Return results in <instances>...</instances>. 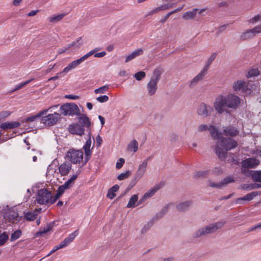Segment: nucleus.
<instances>
[{
	"label": "nucleus",
	"instance_id": "1",
	"mask_svg": "<svg viewBox=\"0 0 261 261\" xmlns=\"http://www.w3.org/2000/svg\"><path fill=\"white\" fill-rule=\"evenodd\" d=\"M217 140L215 151L219 159L221 161L227 160L230 163L237 164V161L234 158V154L229 153L227 155V151L237 147L238 143L231 138H222V135Z\"/></svg>",
	"mask_w": 261,
	"mask_h": 261
},
{
	"label": "nucleus",
	"instance_id": "2",
	"mask_svg": "<svg viewBox=\"0 0 261 261\" xmlns=\"http://www.w3.org/2000/svg\"><path fill=\"white\" fill-rule=\"evenodd\" d=\"M241 99L240 97L233 94L227 95H220L218 96L214 102V108L217 113L222 114L224 112L228 113L226 108L236 109L240 106Z\"/></svg>",
	"mask_w": 261,
	"mask_h": 261
},
{
	"label": "nucleus",
	"instance_id": "3",
	"mask_svg": "<svg viewBox=\"0 0 261 261\" xmlns=\"http://www.w3.org/2000/svg\"><path fill=\"white\" fill-rule=\"evenodd\" d=\"M224 221H219L216 223H211L201 227L196 230L193 234V237L197 238L203 236L213 233L217 230L221 228L225 224Z\"/></svg>",
	"mask_w": 261,
	"mask_h": 261
},
{
	"label": "nucleus",
	"instance_id": "4",
	"mask_svg": "<svg viewBox=\"0 0 261 261\" xmlns=\"http://www.w3.org/2000/svg\"><path fill=\"white\" fill-rule=\"evenodd\" d=\"M162 72L161 68H158L154 69L153 75L147 85L148 93L149 95H152L155 93L157 90V84L160 79Z\"/></svg>",
	"mask_w": 261,
	"mask_h": 261
},
{
	"label": "nucleus",
	"instance_id": "5",
	"mask_svg": "<svg viewBox=\"0 0 261 261\" xmlns=\"http://www.w3.org/2000/svg\"><path fill=\"white\" fill-rule=\"evenodd\" d=\"M60 112L64 116H73L80 114V110L74 103H66L60 107Z\"/></svg>",
	"mask_w": 261,
	"mask_h": 261
},
{
	"label": "nucleus",
	"instance_id": "6",
	"mask_svg": "<svg viewBox=\"0 0 261 261\" xmlns=\"http://www.w3.org/2000/svg\"><path fill=\"white\" fill-rule=\"evenodd\" d=\"M83 152L81 149L71 148L68 150L66 156L72 164H76L83 161Z\"/></svg>",
	"mask_w": 261,
	"mask_h": 261
},
{
	"label": "nucleus",
	"instance_id": "7",
	"mask_svg": "<svg viewBox=\"0 0 261 261\" xmlns=\"http://www.w3.org/2000/svg\"><path fill=\"white\" fill-rule=\"evenodd\" d=\"M233 90L234 91H242L250 94L253 92L254 89L253 86H250L249 82L247 83L245 81L243 80H238L234 82L232 85Z\"/></svg>",
	"mask_w": 261,
	"mask_h": 261
},
{
	"label": "nucleus",
	"instance_id": "8",
	"mask_svg": "<svg viewBox=\"0 0 261 261\" xmlns=\"http://www.w3.org/2000/svg\"><path fill=\"white\" fill-rule=\"evenodd\" d=\"M95 50H91L88 53L82 57L80 59L73 61L72 62L69 64L66 67L63 69V72L67 73L70 71L76 68L80 64H81L84 61L87 59L90 56L92 55L95 53Z\"/></svg>",
	"mask_w": 261,
	"mask_h": 261
},
{
	"label": "nucleus",
	"instance_id": "9",
	"mask_svg": "<svg viewBox=\"0 0 261 261\" xmlns=\"http://www.w3.org/2000/svg\"><path fill=\"white\" fill-rule=\"evenodd\" d=\"M207 129L209 130L211 136L213 139H218L220 138L221 133H220L218 131V128L213 125H210L208 126L206 124H202L197 128V130L199 132H204Z\"/></svg>",
	"mask_w": 261,
	"mask_h": 261
},
{
	"label": "nucleus",
	"instance_id": "10",
	"mask_svg": "<svg viewBox=\"0 0 261 261\" xmlns=\"http://www.w3.org/2000/svg\"><path fill=\"white\" fill-rule=\"evenodd\" d=\"M51 196V192L46 189H41L38 191L36 200L40 204H47Z\"/></svg>",
	"mask_w": 261,
	"mask_h": 261
},
{
	"label": "nucleus",
	"instance_id": "11",
	"mask_svg": "<svg viewBox=\"0 0 261 261\" xmlns=\"http://www.w3.org/2000/svg\"><path fill=\"white\" fill-rule=\"evenodd\" d=\"M60 118V114L55 112L53 114L42 116L41 119V122L47 126H51L56 124Z\"/></svg>",
	"mask_w": 261,
	"mask_h": 261
},
{
	"label": "nucleus",
	"instance_id": "12",
	"mask_svg": "<svg viewBox=\"0 0 261 261\" xmlns=\"http://www.w3.org/2000/svg\"><path fill=\"white\" fill-rule=\"evenodd\" d=\"M213 108L210 105L201 103L198 107L197 113L199 116L206 118L213 111Z\"/></svg>",
	"mask_w": 261,
	"mask_h": 261
},
{
	"label": "nucleus",
	"instance_id": "13",
	"mask_svg": "<svg viewBox=\"0 0 261 261\" xmlns=\"http://www.w3.org/2000/svg\"><path fill=\"white\" fill-rule=\"evenodd\" d=\"M151 157H148L144 159L139 165L138 170L135 174V179L138 180L143 176L146 171L148 163Z\"/></svg>",
	"mask_w": 261,
	"mask_h": 261
},
{
	"label": "nucleus",
	"instance_id": "14",
	"mask_svg": "<svg viewBox=\"0 0 261 261\" xmlns=\"http://www.w3.org/2000/svg\"><path fill=\"white\" fill-rule=\"evenodd\" d=\"M88 136H89L88 139H87L86 140V143L83 147V148L84 150L85 154L84 162L83 164V166L84 165H85L88 162V161L89 160V159H90L91 156L92 151H91V150L90 148H91L92 141H91V138L90 132H89V133H88Z\"/></svg>",
	"mask_w": 261,
	"mask_h": 261
},
{
	"label": "nucleus",
	"instance_id": "15",
	"mask_svg": "<svg viewBox=\"0 0 261 261\" xmlns=\"http://www.w3.org/2000/svg\"><path fill=\"white\" fill-rule=\"evenodd\" d=\"M261 33V25H258L255 27L251 30H248L243 33L240 38L242 40H245L254 37L256 34Z\"/></svg>",
	"mask_w": 261,
	"mask_h": 261
},
{
	"label": "nucleus",
	"instance_id": "16",
	"mask_svg": "<svg viewBox=\"0 0 261 261\" xmlns=\"http://www.w3.org/2000/svg\"><path fill=\"white\" fill-rule=\"evenodd\" d=\"M69 132L72 134L82 136L84 134L85 129L79 123H74L69 126Z\"/></svg>",
	"mask_w": 261,
	"mask_h": 261
},
{
	"label": "nucleus",
	"instance_id": "17",
	"mask_svg": "<svg viewBox=\"0 0 261 261\" xmlns=\"http://www.w3.org/2000/svg\"><path fill=\"white\" fill-rule=\"evenodd\" d=\"M259 164V161L256 158H251L247 159L242 162V167L254 168Z\"/></svg>",
	"mask_w": 261,
	"mask_h": 261
},
{
	"label": "nucleus",
	"instance_id": "18",
	"mask_svg": "<svg viewBox=\"0 0 261 261\" xmlns=\"http://www.w3.org/2000/svg\"><path fill=\"white\" fill-rule=\"evenodd\" d=\"M78 119L79 124L83 126V128L86 127L90 130L91 126V122L89 118L85 114H79Z\"/></svg>",
	"mask_w": 261,
	"mask_h": 261
},
{
	"label": "nucleus",
	"instance_id": "19",
	"mask_svg": "<svg viewBox=\"0 0 261 261\" xmlns=\"http://www.w3.org/2000/svg\"><path fill=\"white\" fill-rule=\"evenodd\" d=\"M206 74L207 73L202 69L200 72L190 82L189 87L191 88H193L199 82L204 79Z\"/></svg>",
	"mask_w": 261,
	"mask_h": 261
},
{
	"label": "nucleus",
	"instance_id": "20",
	"mask_svg": "<svg viewBox=\"0 0 261 261\" xmlns=\"http://www.w3.org/2000/svg\"><path fill=\"white\" fill-rule=\"evenodd\" d=\"M258 192H252L251 193H248L247 195H245L244 197L238 198L236 200V203L239 204H243V202L244 201H251L255 197L257 196Z\"/></svg>",
	"mask_w": 261,
	"mask_h": 261
},
{
	"label": "nucleus",
	"instance_id": "21",
	"mask_svg": "<svg viewBox=\"0 0 261 261\" xmlns=\"http://www.w3.org/2000/svg\"><path fill=\"white\" fill-rule=\"evenodd\" d=\"M223 133L226 136L234 137L239 135V130L234 126H228L223 129Z\"/></svg>",
	"mask_w": 261,
	"mask_h": 261
},
{
	"label": "nucleus",
	"instance_id": "22",
	"mask_svg": "<svg viewBox=\"0 0 261 261\" xmlns=\"http://www.w3.org/2000/svg\"><path fill=\"white\" fill-rule=\"evenodd\" d=\"M71 169V164L69 162H64L59 168V172L62 176L68 174Z\"/></svg>",
	"mask_w": 261,
	"mask_h": 261
},
{
	"label": "nucleus",
	"instance_id": "23",
	"mask_svg": "<svg viewBox=\"0 0 261 261\" xmlns=\"http://www.w3.org/2000/svg\"><path fill=\"white\" fill-rule=\"evenodd\" d=\"M78 235V230L74 231L73 232L69 234V235L62 242V244L64 247L67 246L71 242H72L75 238Z\"/></svg>",
	"mask_w": 261,
	"mask_h": 261
},
{
	"label": "nucleus",
	"instance_id": "24",
	"mask_svg": "<svg viewBox=\"0 0 261 261\" xmlns=\"http://www.w3.org/2000/svg\"><path fill=\"white\" fill-rule=\"evenodd\" d=\"M127 150L134 153L138 150V142L136 140H133L129 142L126 147Z\"/></svg>",
	"mask_w": 261,
	"mask_h": 261
},
{
	"label": "nucleus",
	"instance_id": "25",
	"mask_svg": "<svg viewBox=\"0 0 261 261\" xmlns=\"http://www.w3.org/2000/svg\"><path fill=\"white\" fill-rule=\"evenodd\" d=\"M20 123L18 122H6L1 124L0 127L4 129H12L19 127Z\"/></svg>",
	"mask_w": 261,
	"mask_h": 261
},
{
	"label": "nucleus",
	"instance_id": "26",
	"mask_svg": "<svg viewBox=\"0 0 261 261\" xmlns=\"http://www.w3.org/2000/svg\"><path fill=\"white\" fill-rule=\"evenodd\" d=\"M192 204V201L188 200L179 203L176 205V209L178 211H185L187 210Z\"/></svg>",
	"mask_w": 261,
	"mask_h": 261
},
{
	"label": "nucleus",
	"instance_id": "27",
	"mask_svg": "<svg viewBox=\"0 0 261 261\" xmlns=\"http://www.w3.org/2000/svg\"><path fill=\"white\" fill-rule=\"evenodd\" d=\"M24 217L28 221H32L35 220L37 217V212L36 211L24 212Z\"/></svg>",
	"mask_w": 261,
	"mask_h": 261
},
{
	"label": "nucleus",
	"instance_id": "28",
	"mask_svg": "<svg viewBox=\"0 0 261 261\" xmlns=\"http://www.w3.org/2000/svg\"><path fill=\"white\" fill-rule=\"evenodd\" d=\"M49 111V109H44L41 111H40L39 113L35 115L32 116L30 117H29L25 119V122H33L35 121L37 118L41 117L42 116L44 115V114H46L47 112Z\"/></svg>",
	"mask_w": 261,
	"mask_h": 261
},
{
	"label": "nucleus",
	"instance_id": "29",
	"mask_svg": "<svg viewBox=\"0 0 261 261\" xmlns=\"http://www.w3.org/2000/svg\"><path fill=\"white\" fill-rule=\"evenodd\" d=\"M55 223V222H52L47 224L45 227L40 228V230L36 233V236H41L42 234L46 233L50 231L53 228Z\"/></svg>",
	"mask_w": 261,
	"mask_h": 261
},
{
	"label": "nucleus",
	"instance_id": "30",
	"mask_svg": "<svg viewBox=\"0 0 261 261\" xmlns=\"http://www.w3.org/2000/svg\"><path fill=\"white\" fill-rule=\"evenodd\" d=\"M198 11V9L195 8L192 11H187L182 15V18L185 20L192 19L195 17Z\"/></svg>",
	"mask_w": 261,
	"mask_h": 261
},
{
	"label": "nucleus",
	"instance_id": "31",
	"mask_svg": "<svg viewBox=\"0 0 261 261\" xmlns=\"http://www.w3.org/2000/svg\"><path fill=\"white\" fill-rule=\"evenodd\" d=\"M210 174V170L197 171L194 173L193 177L195 179L204 178Z\"/></svg>",
	"mask_w": 261,
	"mask_h": 261
},
{
	"label": "nucleus",
	"instance_id": "32",
	"mask_svg": "<svg viewBox=\"0 0 261 261\" xmlns=\"http://www.w3.org/2000/svg\"><path fill=\"white\" fill-rule=\"evenodd\" d=\"M261 188L260 184H245L241 186L242 189L250 190Z\"/></svg>",
	"mask_w": 261,
	"mask_h": 261
},
{
	"label": "nucleus",
	"instance_id": "33",
	"mask_svg": "<svg viewBox=\"0 0 261 261\" xmlns=\"http://www.w3.org/2000/svg\"><path fill=\"white\" fill-rule=\"evenodd\" d=\"M142 54L143 50H135L126 57L125 62L126 63L132 60L135 58L139 56V55H142Z\"/></svg>",
	"mask_w": 261,
	"mask_h": 261
},
{
	"label": "nucleus",
	"instance_id": "34",
	"mask_svg": "<svg viewBox=\"0 0 261 261\" xmlns=\"http://www.w3.org/2000/svg\"><path fill=\"white\" fill-rule=\"evenodd\" d=\"M217 56V54L216 53H213L210 57L208 59L206 62L205 63V64L203 68H202V70H204L205 72L207 73V70L208 68H210V66L213 61L215 60Z\"/></svg>",
	"mask_w": 261,
	"mask_h": 261
},
{
	"label": "nucleus",
	"instance_id": "35",
	"mask_svg": "<svg viewBox=\"0 0 261 261\" xmlns=\"http://www.w3.org/2000/svg\"><path fill=\"white\" fill-rule=\"evenodd\" d=\"M138 199V196L137 194L132 196L127 203V207L128 208H134L137 205L136 204V203L137 202Z\"/></svg>",
	"mask_w": 261,
	"mask_h": 261
},
{
	"label": "nucleus",
	"instance_id": "36",
	"mask_svg": "<svg viewBox=\"0 0 261 261\" xmlns=\"http://www.w3.org/2000/svg\"><path fill=\"white\" fill-rule=\"evenodd\" d=\"M161 187L156 185L153 188L147 191L144 195L145 197L149 198L154 195V194L160 189Z\"/></svg>",
	"mask_w": 261,
	"mask_h": 261
},
{
	"label": "nucleus",
	"instance_id": "37",
	"mask_svg": "<svg viewBox=\"0 0 261 261\" xmlns=\"http://www.w3.org/2000/svg\"><path fill=\"white\" fill-rule=\"evenodd\" d=\"M82 45V37H79L76 41H73L72 43L68 45V48H80Z\"/></svg>",
	"mask_w": 261,
	"mask_h": 261
},
{
	"label": "nucleus",
	"instance_id": "38",
	"mask_svg": "<svg viewBox=\"0 0 261 261\" xmlns=\"http://www.w3.org/2000/svg\"><path fill=\"white\" fill-rule=\"evenodd\" d=\"M259 74V71L257 68H252L250 69L246 75L247 78L256 76Z\"/></svg>",
	"mask_w": 261,
	"mask_h": 261
},
{
	"label": "nucleus",
	"instance_id": "39",
	"mask_svg": "<svg viewBox=\"0 0 261 261\" xmlns=\"http://www.w3.org/2000/svg\"><path fill=\"white\" fill-rule=\"evenodd\" d=\"M131 175V172L129 170L126 171L125 172L120 174L117 177L119 180H122L128 178Z\"/></svg>",
	"mask_w": 261,
	"mask_h": 261
},
{
	"label": "nucleus",
	"instance_id": "40",
	"mask_svg": "<svg viewBox=\"0 0 261 261\" xmlns=\"http://www.w3.org/2000/svg\"><path fill=\"white\" fill-rule=\"evenodd\" d=\"M32 80H33V79H31V80H28L24 82H22L18 85H15L14 89L12 90L11 92H13L14 91H16L22 88V87H23L24 86H26L27 84L30 83Z\"/></svg>",
	"mask_w": 261,
	"mask_h": 261
},
{
	"label": "nucleus",
	"instance_id": "41",
	"mask_svg": "<svg viewBox=\"0 0 261 261\" xmlns=\"http://www.w3.org/2000/svg\"><path fill=\"white\" fill-rule=\"evenodd\" d=\"M234 180L232 177L228 176L225 177L222 181H220L222 188L226 186L228 184L233 182Z\"/></svg>",
	"mask_w": 261,
	"mask_h": 261
},
{
	"label": "nucleus",
	"instance_id": "42",
	"mask_svg": "<svg viewBox=\"0 0 261 261\" xmlns=\"http://www.w3.org/2000/svg\"><path fill=\"white\" fill-rule=\"evenodd\" d=\"M22 232L20 229H18L11 234L10 241H14L18 239L21 235Z\"/></svg>",
	"mask_w": 261,
	"mask_h": 261
},
{
	"label": "nucleus",
	"instance_id": "43",
	"mask_svg": "<svg viewBox=\"0 0 261 261\" xmlns=\"http://www.w3.org/2000/svg\"><path fill=\"white\" fill-rule=\"evenodd\" d=\"M65 16V14H61L58 15L50 17L49 20L51 22H56L61 20Z\"/></svg>",
	"mask_w": 261,
	"mask_h": 261
},
{
	"label": "nucleus",
	"instance_id": "44",
	"mask_svg": "<svg viewBox=\"0 0 261 261\" xmlns=\"http://www.w3.org/2000/svg\"><path fill=\"white\" fill-rule=\"evenodd\" d=\"M252 178L254 181L261 182V171H255L252 175Z\"/></svg>",
	"mask_w": 261,
	"mask_h": 261
},
{
	"label": "nucleus",
	"instance_id": "45",
	"mask_svg": "<svg viewBox=\"0 0 261 261\" xmlns=\"http://www.w3.org/2000/svg\"><path fill=\"white\" fill-rule=\"evenodd\" d=\"M8 234L6 232H4L0 235V246L3 245L8 240Z\"/></svg>",
	"mask_w": 261,
	"mask_h": 261
},
{
	"label": "nucleus",
	"instance_id": "46",
	"mask_svg": "<svg viewBox=\"0 0 261 261\" xmlns=\"http://www.w3.org/2000/svg\"><path fill=\"white\" fill-rule=\"evenodd\" d=\"M146 76V73L145 72L143 71H139L137 73H136L134 75V77L137 80V81H141L143 78H144Z\"/></svg>",
	"mask_w": 261,
	"mask_h": 261
},
{
	"label": "nucleus",
	"instance_id": "47",
	"mask_svg": "<svg viewBox=\"0 0 261 261\" xmlns=\"http://www.w3.org/2000/svg\"><path fill=\"white\" fill-rule=\"evenodd\" d=\"M63 248H64V247L63 245L62 244V243L61 242L59 245L54 246L53 249L47 254V255H46V256H50L51 254L54 253L55 252H56L58 250Z\"/></svg>",
	"mask_w": 261,
	"mask_h": 261
},
{
	"label": "nucleus",
	"instance_id": "48",
	"mask_svg": "<svg viewBox=\"0 0 261 261\" xmlns=\"http://www.w3.org/2000/svg\"><path fill=\"white\" fill-rule=\"evenodd\" d=\"M208 186L209 187L217 188V189H220L222 188V185H221L220 182L218 183H216L215 182H213L211 180H208Z\"/></svg>",
	"mask_w": 261,
	"mask_h": 261
},
{
	"label": "nucleus",
	"instance_id": "49",
	"mask_svg": "<svg viewBox=\"0 0 261 261\" xmlns=\"http://www.w3.org/2000/svg\"><path fill=\"white\" fill-rule=\"evenodd\" d=\"M125 163V160L123 158L119 159L116 164V168L117 169L121 168Z\"/></svg>",
	"mask_w": 261,
	"mask_h": 261
},
{
	"label": "nucleus",
	"instance_id": "50",
	"mask_svg": "<svg viewBox=\"0 0 261 261\" xmlns=\"http://www.w3.org/2000/svg\"><path fill=\"white\" fill-rule=\"evenodd\" d=\"M108 90V86H104L99 88L96 89L94 92L96 94L98 93H104Z\"/></svg>",
	"mask_w": 261,
	"mask_h": 261
},
{
	"label": "nucleus",
	"instance_id": "51",
	"mask_svg": "<svg viewBox=\"0 0 261 261\" xmlns=\"http://www.w3.org/2000/svg\"><path fill=\"white\" fill-rule=\"evenodd\" d=\"M210 173L211 174L219 175L222 174V171L220 168L215 167L212 171L210 170Z\"/></svg>",
	"mask_w": 261,
	"mask_h": 261
},
{
	"label": "nucleus",
	"instance_id": "52",
	"mask_svg": "<svg viewBox=\"0 0 261 261\" xmlns=\"http://www.w3.org/2000/svg\"><path fill=\"white\" fill-rule=\"evenodd\" d=\"M107 197L111 199L114 197V186L112 187L108 191Z\"/></svg>",
	"mask_w": 261,
	"mask_h": 261
},
{
	"label": "nucleus",
	"instance_id": "53",
	"mask_svg": "<svg viewBox=\"0 0 261 261\" xmlns=\"http://www.w3.org/2000/svg\"><path fill=\"white\" fill-rule=\"evenodd\" d=\"M96 100L100 102H105L109 100V97L107 95H102L96 98Z\"/></svg>",
	"mask_w": 261,
	"mask_h": 261
},
{
	"label": "nucleus",
	"instance_id": "54",
	"mask_svg": "<svg viewBox=\"0 0 261 261\" xmlns=\"http://www.w3.org/2000/svg\"><path fill=\"white\" fill-rule=\"evenodd\" d=\"M65 188L62 186H60L58 189L56 195L60 197L64 192Z\"/></svg>",
	"mask_w": 261,
	"mask_h": 261
},
{
	"label": "nucleus",
	"instance_id": "55",
	"mask_svg": "<svg viewBox=\"0 0 261 261\" xmlns=\"http://www.w3.org/2000/svg\"><path fill=\"white\" fill-rule=\"evenodd\" d=\"M151 223H148L144 225V226L142 227L141 230L142 233H144L146 232L151 226Z\"/></svg>",
	"mask_w": 261,
	"mask_h": 261
},
{
	"label": "nucleus",
	"instance_id": "56",
	"mask_svg": "<svg viewBox=\"0 0 261 261\" xmlns=\"http://www.w3.org/2000/svg\"><path fill=\"white\" fill-rule=\"evenodd\" d=\"M172 14H173V12H172L171 11L168 13L165 16L161 18V19L160 20V22H161L162 23H165Z\"/></svg>",
	"mask_w": 261,
	"mask_h": 261
},
{
	"label": "nucleus",
	"instance_id": "57",
	"mask_svg": "<svg viewBox=\"0 0 261 261\" xmlns=\"http://www.w3.org/2000/svg\"><path fill=\"white\" fill-rule=\"evenodd\" d=\"M59 196H58L57 195H56L54 197L52 196V194H51V196L50 199H49V203L50 204H52L54 203L57 199L59 198Z\"/></svg>",
	"mask_w": 261,
	"mask_h": 261
},
{
	"label": "nucleus",
	"instance_id": "58",
	"mask_svg": "<svg viewBox=\"0 0 261 261\" xmlns=\"http://www.w3.org/2000/svg\"><path fill=\"white\" fill-rule=\"evenodd\" d=\"M95 140H96V146L98 147H99L102 142V138H101V137L98 135H97L96 137V138H95Z\"/></svg>",
	"mask_w": 261,
	"mask_h": 261
},
{
	"label": "nucleus",
	"instance_id": "59",
	"mask_svg": "<svg viewBox=\"0 0 261 261\" xmlns=\"http://www.w3.org/2000/svg\"><path fill=\"white\" fill-rule=\"evenodd\" d=\"M261 229V222L256 224L255 225H254V226H252L251 227H250L249 228L248 231H254V230H255V229Z\"/></svg>",
	"mask_w": 261,
	"mask_h": 261
},
{
	"label": "nucleus",
	"instance_id": "60",
	"mask_svg": "<svg viewBox=\"0 0 261 261\" xmlns=\"http://www.w3.org/2000/svg\"><path fill=\"white\" fill-rule=\"evenodd\" d=\"M172 6H173V4H166L165 5H163L161 6L160 7H161L162 11H164V10H167V9L172 7Z\"/></svg>",
	"mask_w": 261,
	"mask_h": 261
},
{
	"label": "nucleus",
	"instance_id": "61",
	"mask_svg": "<svg viewBox=\"0 0 261 261\" xmlns=\"http://www.w3.org/2000/svg\"><path fill=\"white\" fill-rule=\"evenodd\" d=\"M260 18V16L259 15H257L255 16L254 17H252L251 19H250L249 22L252 23H254L255 22H257L258 21Z\"/></svg>",
	"mask_w": 261,
	"mask_h": 261
},
{
	"label": "nucleus",
	"instance_id": "62",
	"mask_svg": "<svg viewBox=\"0 0 261 261\" xmlns=\"http://www.w3.org/2000/svg\"><path fill=\"white\" fill-rule=\"evenodd\" d=\"M170 206V204L165 206L163 209L161 211V212L158 214V215H160V217H162L166 213V212L167 211V209L168 208V207H169Z\"/></svg>",
	"mask_w": 261,
	"mask_h": 261
},
{
	"label": "nucleus",
	"instance_id": "63",
	"mask_svg": "<svg viewBox=\"0 0 261 261\" xmlns=\"http://www.w3.org/2000/svg\"><path fill=\"white\" fill-rule=\"evenodd\" d=\"M160 11H162L161 7H157V8L154 9L153 10H152V11H151L148 14V15H152V14H153L154 13H156L160 12Z\"/></svg>",
	"mask_w": 261,
	"mask_h": 261
},
{
	"label": "nucleus",
	"instance_id": "64",
	"mask_svg": "<svg viewBox=\"0 0 261 261\" xmlns=\"http://www.w3.org/2000/svg\"><path fill=\"white\" fill-rule=\"evenodd\" d=\"M12 220L14 221H19L21 220L20 217L18 216V213H14L11 215Z\"/></svg>",
	"mask_w": 261,
	"mask_h": 261
}]
</instances>
